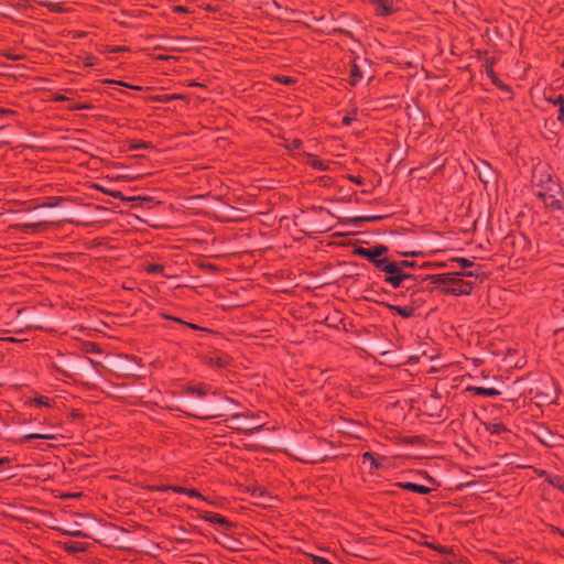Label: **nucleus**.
<instances>
[{"label":"nucleus","instance_id":"obj_4","mask_svg":"<svg viewBox=\"0 0 564 564\" xmlns=\"http://www.w3.org/2000/svg\"><path fill=\"white\" fill-rule=\"evenodd\" d=\"M380 216H360L345 219L346 224L358 227L365 221H376L379 220Z\"/></svg>","mask_w":564,"mask_h":564},{"label":"nucleus","instance_id":"obj_7","mask_svg":"<svg viewBox=\"0 0 564 564\" xmlns=\"http://www.w3.org/2000/svg\"><path fill=\"white\" fill-rule=\"evenodd\" d=\"M64 546L67 551L72 552V553H77V552H82L85 550V545L79 542H65Z\"/></svg>","mask_w":564,"mask_h":564},{"label":"nucleus","instance_id":"obj_33","mask_svg":"<svg viewBox=\"0 0 564 564\" xmlns=\"http://www.w3.org/2000/svg\"><path fill=\"white\" fill-rule=\"evenodd\" d=\"M300 143H301L300 140H294L293 147H299Z\"/></svg>","mask_w":564,"mask_h":564},{"label":"nucleus","instance_id":"obj_2","mask_svg":"<svg viewBox=\"0 0 564 564\" xmlns=\"http://www.w3.org/2000/svg\"><path fill=\"white\" fill-rule=\"evenodd\" d=\"M378 269L387 273L386 281L391 283L394 288H399L402 281L411 279L410 274L404 273L397 262L381 261L378 263Z\"/></svg>","mask_w":564,"mask_h":564},{"label":"nucleus","instance_id":"obj_11","mask_svg":"<svg viewBox=\"0 0 564 564\" xmlns=\"http://www.w3.org/2000/svg\"><path fill=\"white\" fill-rule=\"evenodd\" d=\"M395 311H397L400 315H402L403 317H409V316H411V314H412V310H411V308H405V307H400V306H398V307H395Z\"/></svg>","mask_w":564,"mask_h":564},{"label":"nucleus","instance_id":"obj_29","mask_svg":"<svg viewBox=\"0 0 564 564\" xmlns=\"http://www.w3.org/2000/svg\"><path fill=\"white\" fill-rule=\"evenodd\" d=\"M187 492H188V495H191V496L199 497V494H198L197 491H195V490H189V491H187Z\"/></svg>","mask_w":564,"mask_h":564},{"label":"nucleus","instance_id":"obj_34","mask_svg":"<svg viewBox=\"0 0 564 564\" xmlns=\"http://www.w3.org/2000/svg\"><path fill=\"white\" fill-rule=\"evenodd\" d=\"M175 491H180V492H183L184 489L183 488H174Z\"/></svg>","mask_w":564,"mask_h":564},{"label":"nucleus","instance_id":"obj_17","mask_svg":"<svg viewBox=\"0 0 564 564\" xmlns=\"http://www.w3.org/2000/svg\"><path fill=\"white\" fill-rule=\"evenodd\" d=\"M193 393H197V395L203 397L207 393V390L205 388H194Z\"/></svg>","mask_w":564,"mask_h":564},{"label":"nucleus","instance_id":"obj_27","mask_svg":"<svg viewBox=\"0 0 564 564\" xmlns=\"http://www.w3.org/2000/svg\"><path fill=\"white\" fill-rule=\"evenodd\" d=\"M58 202H59V198H57L54 203H47L42 206L43 207H55V206H57Z\"/></svg>","mask_w":564,"mask_h":564},{"label":"nucleus","instance_id":"obj_35","mask_svg":"<svg viewBox=\"0 0 564 564\" xmlns=\"http://www.w3.org/2000/svg\"><path fill=\"white\" fill-rule=\"evenodd\" d=\"M217 364H218L219 366H223V365H224V364L221 362V360H220V359H217Z\"/></svg>","mask_w":564,"mask_h":564},{"label":"nucleus","instance_id":"obj_31","mask_svg":"<svg viewBox=\"0 0 564 564\" xmlns=\"http://www.w3.org/2000/svg\"><path fill=\"white\" fill-rule=\"evenodd\" d=\"M8 460H9V458H8V457H2V458H0V465H2V464H4V463H7Z\"/></svg>","mask_w":564,"mask_h":564},{"label":"nucleus","instance_id":"obj_13","mask_svg":"<svg viewBox=\"0 0 564 564\" xmlns=\"http://www.w3.org/2000/svg\"><path fill=\"white\" fill-rule=\"evenodd\" d=\"M33 438H52L51 435H46V434H29L26 436H24V440H33Z\"/></svg>","mask_w":564,"mask_h":564},{"label":"nucleus","instance_id":"obj_30","mask_svg":"<svg viewBox=\"0 0 564 564\" xmlns=\"http://www.w3.org/2000/svg\"><path fill=\"white\" fill-rule=\"evenodd\" d=\"M551 206L557 205V200H555L553 197H551V202L549 203Z\"/></svg>","mask_w":564,"mask_h":564},{"label":"nucleus","instance_id":"obj_24","mask_svg":"<svg viewBox=\"0 0 564 564\" xmlns=\"http://www.w3.org/2000/svg\"><path fill=\"white\" fill-rule=\"evenodd\" d=\"M553 102H554V105H560V108L562 106H564L563 105V97L562 96H558Z\"/></svg>","mask_w":564,"mask_h":564},{"label":"nucleus","instance_id":"obj_18","mask_svg":"<svg viewBox=\"0 0 564 564\" xmlns=\"http://www.w3.org/2000/svg\"><path fill=\"white\" fill-rule=\"evenodd\" d=\"M364 458H365L366 460H370V462H371V464H373L375 466H378V464L376 463V460H375L373 456H372L370 453H365V454H364Z\"/></svg>","mask_w":564,"mask_h":564},{"label":"nucleus","instance_id":"obj_14","mask_svg":"<svg viewBox=\"0 0 564 564\" xmlns=\"http://www.w3.org/2000/svg\"><path fill=\"white\" fill-rule=\"evenodd\" d=\"M455 262H457L460 265L462 269H465V268L471 265V262L469 260L463 259V258L455 259Z\"/></svg>","mask_w":564,"mask_h":564},{"label":"nucleus","instance_id":"obj_19","mask_svg":"<svg viewBox=\"0 0 564 564\" xmlns=\"http://www.w3.org/2000/svg\"><path fill=\"white\" fill-rule=\"evenodd\" d=\"M87 351H88V352L98 351V348L96 347V345H95V344L88 343V344H87Z\"/></svg>","mask_w":564,"mask_h":564},{"label":"nucleus","instance_id":"obj_9","mask_svg":"<svg viewBox=\"0 0 564 564\" xmlns=\"http://www.w3.org/2000/svg\"><path fill=\"white\" fill-rule=\"evenodd\" d=\"M361 77V73L357 65H354L351 68V85H355L357 80Z\"/></svg>","mask_w":564,"mask_h":564},{"label":"nucleus","instance_id":"obj_8","mask_svg":"<svg viewBox=\"0 0 564 564\" xmlns=\"http://www.w3.org/2000/svg\"><path fill=\"white\" fill-rule=\"evenodd\" d=\"M403 487L409 489V490H412V491H415V492H419V494H423V495L430 492V490H431L430 488H427L425 486L415 485V484H412V482L404 484Z\"/></svg>","mask_w":564,"mask_h":564},{"label":"nucleus","instance_id":"obj_32","mask_svg":"<svg viewBox=\"0 0 564 564\" xmlns=\"http://www.w3.org/2000/svg\"><path fill=\"white\" fill-rule=\"evenodd\" d=\"M76 108H77V109H87V108H89V106H87V105H80V106H77Z\"/></svg>","mask_w":564,"mask_h":564},{"label":"nucleus","instance_id":"obj_22","mask_svg":"<svg viewBox=\"0 0 564 564\" xmlns=\"http://www.w3.org/2000/svg\"><path fill=\"white\" fill-rule=\"evenodd\" d=\"M314 562L316 564H329V562L325 558H322V557H314Z\"/></svg>","mask_w":564,"mask_h":564},{"label":"nucleus","instance_id":"obj_10","mask_svg":"<svg viewBox=\"0 0 564 564\" xmlns=\"http://www.w3.org/2000/svg\"><path fill=\"white\" fill-rule=\"evenodd\" d=\"M310 161H311V164L315 169H318V170H326L327 169V165L323 161H319V160H317L315 158H310Z\"/></svg>","mask_w":564,"mask_h":564},{"label":"nucleus","instance_id":"obj_26","mask_svg":"<svg viewBox=\"0 0 564 564\" xmlns=\"http://www.w3.org/2000/svg\"><path fill=\"white\" fill-rule=\"evenodd\" d=\"M558 120L564 122V106L560 108Z\"/></svg>","mask_w":564,"mask_h":564},{"label":"nucleus","instance_id":"obj_5","mask_svg":"<svg viewBox=\"0 0 564 564\" xmlns=\"http://www.w3.org/2000/svg\"><path fill=\"white\" fill-rule=\"evenodd\" d=\"M382 14H390L393 11V0H373Z\"/></svg>","mask_w":564,"mask_h":564},{"label":"nucleus","instance_id":"obj_21","mask_svg":"<svg viewBox=\"0 0 564 564\" xmlns=\"http://www.w3.org/2000/svg\"><path fill=\"white\" fill-rule=\"evenodd\" d=\"M279 80L286 85L293 83V79L291 77H279Z\"/></svg>","mask_w":564,"mask_h":564},{"label":"nucleus","instance_id":"obj_23","mask_svg":"<svg viewBox=\"0 0 564 564\" xmlns=\"http://www.w3.org/2000/svg\"><path fill=\"white\" fill-rule=\"evenodd\" d=\"M42 224H28V225H24L23 227L25 229H35L37 228L39 226H41Z\"/></svg>","mask_w":564,"mask_h":564},{"label":"nucleus","instance_id":"obj_6","mask_svg":"<svg viewBox=\"0 0 564 564\" xmlns=\"http://www.w3.org/2000/svg\"><path fill=\"white\" fill-rule=\"evenodd\" d=\"M470 390L475 391L478 395L482 397H496L499 394V391L492 388H481V387H473Z\"/></svg>","mask_w":564,"mask_h":564},{"label":"nucleus","instance_id":"obj_1","mask_svg":"<svg viewBox=\"0 0 564 564\" xmlns=\"http://www.w3.org/2000/svg\"><path fill=\"white\" fill-rule=\"evenodd\" d=\"M459 275L474 276V272H456L451 274H440V275H430L434 282H438L443 284L446 290L454 294H468L471 290V285L468 282H465L460 279H457Z\"/></svg>","mask_w":564,"mask_h":564},{"label":"nucleus","instance_id":"obj_20","mask_svg":"<svg viewBox=\"0 0 564 564\" xmlns=\"http://www.w3.org/2000/svg\"><path fill=\"white\" fill-rule=\"evenodd\" d=\"M35 402H36L37 404H41V405H48V401H47V399L42 398V397H41V398L35 399Z\"/></svg>","mask_w":564,"mask_h":564},{"label":"nucleus","instance_id":"obj_3","mask_svg":"<svg viewBox=\"0 0 564 564\" xmlns=\"http://www.w3.org/2000/svg\"><path fill=\"white\" fill-rule=\"evenodd\" d=\"M387 252V247L384 246H376L375 248H371V249H366V248H358L356 250V253L359 254L360 257H364L366 259H368L369 261H371L377 268H378V263L381 262V261H389L387 258H380L382 254H384Z\"/></svg>","mask_w":564,"mask_h":564},{"label":"nucleus","instance_id":"obj_25","mask_svg":"<svg viewBox=\"0 0 564 564\" xmlns=\"http://www.w3.org/2000/svg\"><path fill=\"white\" fill-rule=\"evenodd\" d=\"M352 120H354V118H352V117L347 116V117H345V118L343 119V122H344V124L348 126V124H350V123H351V121H352Z\"/></svg>","mask_w":564,"mask_h":564},{"label":"nucleus","instance_id":"obj_16","mask_svg":"<svg viewBox=\"0 0 564 564\" xmlns=\"http://www.w3.org/2000/svg\"><path fill=\"white\" fill-rule=\"evenodd\" d=\"M150 272H161L163 267L160 264H151L148 269Z\"/></svg>","mask_w":564,"mask_h":564},{"label":"nucleus","instance_id":"obj_12","mask_svg":"<svg viewBox=\"0 0 564 564\" xmlns=\"http://www.w3.org/2000/svg\"><path fill=\"white\" fill-rule=\"evenodd\" d=\"M207 519L212 522H218V523L226 524V525L228 524V522L224 518H221L217 514H210Z\"/></svg>","mask_w":564,"mask_h":564},{"label":"nucleus","instance_id":"obj_28","mask_svg":"<svg viewBox=\"0 0 564 564\" xmlns=\"http://www.w3.org/2000/svg\"><path fill=\"white\" fill-rule=\"evenodd\" d=\"M398 263L400 264L401 269H402L403 267H412V265H413V263H412V262H409V261H401V262H398Z\"/></svg>","mask_w":564,"mask_h":564},{"label":"nucleus","instance_id":"obj_15","mask_svg":"<svg viewBox=\"0 0 564 564\" xmlns=\"http://www.w3.org/2000/svg\"><path fill=\"white\" fill-rule=\"evenodd\" d=\"M503 430H505V429H503V426H502L501 424H498V423L492 424V425L490 426V431H491V433H500V432H501V431H503Z\"/></svg>","mask_w":564,"mask_h":564}]
</instances>
